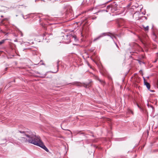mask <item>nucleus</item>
<instances>
[{
	"label": "nucleus",
	"mask_w": 158,
	"mask_h": 158,
	"mask_svg": "<svg viewBox=\"0 0 158 158\" xmlns=\"http://www.w3.org/2000/svg\"><path fill=\"white\" fill-rule=\"evenodd\" d=\"M19 133L23 134V136H26V137H21L19 140L23 143H29L39 146L47 152H48L49 150L44 145L40 137L36 135L34 132H32L30 130L27 129L25 128L22 130H18Z\"/></svg>",
	"instance_id": "obj_1"
},
{
	"label": "nucleus",
	"mask_w": 158,
	"mask_h": 158,
	"mask_svg": "<svg viewBox=\"0 0 158 158\" xmlns=\"http://www.w3.org/2000/svg\"><path fill=\"white\" fill-rule=\"evenodd\" d=\"M63 37L64 38V40L62 42L64 43L68 44L71 42V38H74L75 41L77 40V37L75 35H73L71 34L66 35H63Z\"/></svg>",
	"instance_id": "obj_2"
},
{
	"label": "nucleus",
	"mask_w": 158,
	"mask_h": 158,
	"mask_svg": "<svg viewBox=\"0 0 158 158\" xmlns=\"http://www.w3.org/2000/svg\"><path fill=\"white\" fill-rule=\"evenodd\" d=\"M111 0L109 1L104 4L98 5L94 7H92L87 10V11H92L94 9H98L105 7V4L110 2Z\"/></svg>",
	"instance_id": "obj_3"
},
{
	"label": "nucleus",
	"mask_w": 158,
	"mask_h": 158,
	"mask_svg": "<svg viewBox=\"0 0 158 158\" xmlns=\"http://www.w3.org/2000/svg\"><path fill=\"white\" fill-rule=\"evenodd\" d=\"M90 82H89V83H88L87 84H84L83 85L80 83L76 82L74 83V84L76 85L77 86H83L84 87H85V88H87L91 86V85H90Z\"/></svg>",
	"instance_id": "obj_4"
},
{
	"label": "nucleus",
	"mask_w": 158,
	"mask_h": 158,
	"mask_svg": "<svg viewBox=\"0 0 158 158\" xmlns=\"http://www.w3.org/2000/svg\"><path fill=\"white\" fill-rule=\"evenodd\" d=\"M106 8H107V10H99L97 12H95L93 14H95L97 13H99V12H103V11H106V12H108V10L110 9V10L112 12H113V10L112 9V7H111V4L110 5H108L107 6Z\"/></svg>",
	"instance_id": "obj_5"
},
{
	"label": "nucleus",
	"mask_w": 158,
	"mask_h": 158,
	"mask_svg": "<svg viewBox=\"0 0 158 158\" xmlns=\"http://www.w3.org/2000/svg\"><path fill=\"white\" fill-rule=\"evenodd\" d=\"M106 35H107L108 36H109L113 40L114 43L116 45L117 47H118V46L116 43L115 42V41L114 40V39H116V38L115 36L112 33H106Z\"/></svg>",
	"instance_id": "obj_6"
},
{
	"label": "nucleus",
	"mask_w": 158,
	"mask_h": 158,
	"mask_svg": "<svg viewBox=\"0 0 158 158\" xmlns=\"http://www.w3.org/2000/svg\"><path fill=\"white\" fill-rule=\"evenodd\" d=\"M144 85L146 86V87H147L148 89L150 91L152 92H154V91L153 90H150V84L147 81H146L144 79Z\"/></svg>",
	"instance_id": "obj_7"
},
{
	"label": "nucleus",
	"mask_w": 158,
	"mask_h": 158,
	"mask_svg": "<svg viewBox=\"0 0 158 158\" xmlns=\"http://www.w3.org/2000/svg\"><path fill=\"white\" fill-rule=\"evenodd\" d=\"M106 33H103L100 35H99L98 37H97L95 38L93 40L94 42H95L97 40H99L103 36H104L106 35Z\"/></svg>",
	"instance_id": "obj_8"
},
{
	"label": "nucleus",
	"mask_w": 158,
	"mask_h": 158,
	"mask_svg": "<svg viewBox=\"0 0 158 158\" xmlns=\"http://www.w3.org/2000/svg\"><path fill=\"white\" fill-rule=\"evenodd\" d=\"M111 5L113 11H114L113 9H114V10H116V8L118 6L117 4L115 3V2H114L113 4H111Z\"/></svg>",
	"instance_id": "obj_9"
},
{
	"label": "nucleus",
	"mask_w": 158,
	"mask_h": 158,
	"mask_svg": "<svg viewBox=\"0 0 158 158\" xmlns=\"http://www.w3.org/2000/svg\"><path fill=\"white\" fill-rule=\"evenodd\" d=\"M51 35H52V34H48L46 33H44L43 34V39L44 38V36H46V37L45 38V40H47V39H48H48L47 38V37L48 36H50Z\"/></svg>",
	"instance_id": "obj_10"
},
{
	"label": "nucleus",
	"mask_w": 158,
	"mask_h": 158,
	"mask_svg": "<svg viewBox=\"0 0 158 158\" xmlns=\"http://www.w3.org/2000/svg\"><path fill=\"white\" fill-rule=\"evenodd\" d=\"M98 80L103 85L104 84L105 82L103 80H102L99 78H98Z\"/></svg>",
	"instance_id": "obj_11"
},
{
	"label": "nucleus",
	"mask_w": 158,
	"mask_h": 158,
	"mask_svg": "<svg viewBox=\"0 0 158 158\" xmlns=\"http://www.w3.org/2000/svg\"><path fill=\"white\" fill-rule=\"evenodd\" d=\"M59 63V61H58L57 62V70L56 71V72H52V73H57L58 72V70Z\"/></svg>",
	"instance_id": "obj_12"
},
{
	"label": "nucleus",
	"mask_w": 158,
	"mask_h": 158,
	"mask_svg": "<svg viewBox=\"0 0 158 158\" xmlns=\"http://www.w3.org/2000/svg\"><path fill=\"white\" fill-rule=\"evenodd\" d=\"M41 76H40V77H45L47 75V73H46L44 74H41Z\"/></svg>",
	"instance_id": "obj_13"
},
{
	"label": "nucleus",
	"mask_w": 158,
	"mask_h": 158,
	"mask_svg": "<svg viewBox=\"0 0 158 158\" xmlns=\"http://www.w3.org/2000/svg\"><path fill=\"white\" fill-rule=\"evenodd\" d=\"M145 28V31H148L149 29V27L148 26H146V27H144Z\"/></svg>",
	"instance_id": "obj_14"
},
{
	"label": "nucleus",
	"mask_w": 158,
	"mask_h": 158,
	"mask_svg": "<svg viewBox=\"0 0 158 158\" xmlns=\"http://www.w3.org/2000/svg\"><path fill=\"white\" fill-rule=\"evenodd\" d=\"M4 42V40H2L0 41V45L2 44Z\"/></svg>",
	"instance_id": "obj_15"
},
{
	"label": "nucleus",
	"mask_w": 158,
	"mask_h": 158,
	"mask_svg": "<svg viewBox=\"0 0 158 158\" xmlns=\"http://www.w3.org/2000/svg\"><path fill=\"white\" fill-rule=\"evenodd\" d=\"M22 16L24 19H26L27 18V17L26 18H25L23 15H22Z\"/></svg>",
	"instance_id": "obj_16"
},
{
	"label": "nucleus",
	"mask_w": 158,
	"mask_h": 158,
	"mask_svg": "<svg viewBox=\"0 0 158 158\" xmlns=\"http://www.w3.org/2000/svg\"><path fill=\"white\" fill-rule=\"evenodd\" d=\"M137 106L140 109H141V108L140 107V106L138 104H137Z\"/></svg>",
	"instance_id": "obj_17"
},
{
	"label": "nucleus",
	"mask_w": 158,
	"mask_h": 158,
	"mask_svg": "<svg viewBox=\"0 0 158 158\" xmlns=\"http://www.w3.org/2000/svg\"><path fill=\"white\" fill-rule=\"evenodd\" d=\"M23 33L21 32V36H23Z\"/></svg>",
	"instance_id": "obj_18"
},
{
	"label": "nucleus",
	"mask_w": 158,
	"mask_h": 158,
	"mask_svg": "<svg viewBox=\"0 0 158 158\" xmlns=\"http://www.w3.org/2000/svg\"><path fill=\"white\" fill-rule=\"evenodd\" d=\"M18 41V40L17 39H16L14 41L15 42H17Z\"/></svg>",
	"instance_id": "obj_19"
},
{
	"label": "nucleus",
	"mask_w": 158,
	"mask_h": 158,
	"mask_svg": "<svg viewBox=\"0 0 158 158\" xmlns=\"http://www.w3.org/2000/svg\"><path fill=\"white\" fill-rule=\"evenodd\" d=\"M37 74H40V73H39V72H37Z\"/></svg>",
	"instance_id": "obj_20"
},
{
	"label": "nucleus",
	"mask_w": 158,
	"mask_h": 158,
	"mask_svg": "<svg viewBox=\"0 0 158 158\" xmlns=\"http://www.w3.org/2000/svg\"><path fill=\"white\" fill-rule=\"evenodd\" d=\"M157 60H156L154 61V62L155 63L156 62Z\"/></svg>",
	"instance_id": "obj_21"
},
{
	"label": "nucleus",
	"mask_w": 158,
	"mask_h": 158,
	"mask_svg": "<svg viewBox=\"0 0 158 158\" xmlns=\"http://www.w3.org/2000/svg\"><path fill=\"white\" fill-rule=\"evenodd\" d=\"M142 14L143 15H144L145 14V13H143V12H142Z\"/></svg>",
	"instance_id": "obj_22"
},
{
	"label": "nucleus",
	"mask_w": 158,
	"mask_h": 158,
	"mask_svg": "<svg viewBox=\"0 0 158 158\" xmlns=\"http://www.w3.org/2000/svg\"><path fill=\"white\" fill-rule=\"evenodd\" d=\"M27 49L26 48H24V49L23 50V51H24V50H25L26 49Z\"/></svg>",
	"instance_id": "obj_23"
},
{
	"label": "nucleus",
	"mask_w": 158,
	"mask_h": 158,
	"mask_svg": "<svg viewBox=\"0 0 158 158\" xmlns=\"http://www.w3.org/2000/svg\"><path fill=\"white\" fill-rule=\"evenodd\" d=\"M7 68H6L5 69V70H7Z\"/></svg>",
	"instance_id": "obj_24"
},
{
	"label": "nucleus",
	"mask_w": 158,
	"mask_h": 158,
	"mask_svg": "<svg viewBox=\"0 0 158 158\" xmlns=\"http://www.w3.org/2000/svg\"><path fill=\"white\" fill-rule=\"evenodd\" d=\"M139 63L140 64V63H141V61H139Z\"/></svg>",
	"instance_id": "obj_25"
},
{
	"label": "nucleus",
	"mask_w": 158,
	"mask_h": 158,
	"mask_svg": "<svg viewBox=\"0 0 158 158\" xmlns=\"http://www.w3.org/2000/svg\"><path fill=\"white\" fill-rule=\"evenodd\" d=\"M145 19H147V17H145Z\"/></svg>",
	"instance_id": "obj_26"
}]
</instances>
